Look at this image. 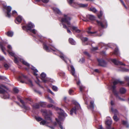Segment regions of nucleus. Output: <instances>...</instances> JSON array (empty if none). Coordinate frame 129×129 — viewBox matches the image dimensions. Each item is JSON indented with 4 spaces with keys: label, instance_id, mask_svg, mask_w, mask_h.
<instances>
[{
    "label": "nucleus",
    "instance_id": "42",
    "mask_svg": "<svg viewBox=\"0 0 129 129\" xmlns=\"http://www.w3.org/2000/svg\"><path fill=\"white\" fill-rule=\"evenodd\" d=\"M113 118L114 120L116 121H117L119 120L118 118L116 115H114V116Z\"/></svg>",
    "mask_w": 129,
    "mask_h": 129
},
{
    "label": "nucleus",
    "instance_id": "64",
    "mask_svg": "<svg viewBox=\"0 0 129 129\" xmlns=\"http://www.w3.org/2000/svg\"><path fill=\"white\" fill-rule=\"evenodd\" d=\"M94 72L98 73H100V71L98 69H95L94 70Z\"/></svg>",
    "mask_w": 129,
    "mask_h": 129
},
{
    "label": "nucleus",
    "instance_id": "44",
    "mask_svg": "<svg viewBox=\"0 0 129 129\" xmlns=\"http://www.w3.org/2000/svg\"><path fill=\"white\" fill-rule=\"evenodd\" d=\"M47 98L49 100V101L50 102L53 104H55L54 102L51 98L48 96L47 97Z\"/></svg>",
    "mask_w": 129,
    "mask_h": 129
},
{
    "label": "nucleus",
    "instance_id": "51",
    "mask_svg": "<svg viewBox=\"0 0 129 129\" xmlns=\"http://www.w3.org/2000/svg\"><path fill=\"white\" fill-rule=\"evenodd\" d=\"M84 53L85 55L88 56V57H91V55L87 52L85 51L84 52Z\"/></svg>",
    "mask_w": 129,
    "mask_h": 129
},
{
    "label": "nucleus",
    "instance_id": "26",
    "mask_svg": "<svg viewBox=\"0 0 129 129\" xmlns=\"http://www.w3.org/2000/svg\"><path fill=\"white\" fill-rule=\"evenodd\" d=\"M53 10L55 13L59 15L62 14V13L60 10L58 8L54 7L53 8Z\"/></svg>",
    "mask_w": 129,
    "mask_h": 129
},
{
    "label": "nucleus",
    "instance_id": "1",
    "mask_svg": "<svg viewBox=\"0 0 129 129\" xmlns=\"http://www.w3.org/2000/svg\"><path fill=\"white\" fill-rule=\"evenodd\" d=\"M35 37L36 38L35 40L37 41V39L41 42L43 43L44 49L47 52L53 51L54 53L56 55L60 54L59 57L66 63H67L68 61H69L71 63V61L67 58L61 52L57 50L54 47L53 45L51 43L52 41L51 40L46 41L45 38L40 35H37V33L36 34Z\"/></svg>",
    "mask_w": 129,
    "mask_h": 129
},
{
    "label": "nucleus",
    "instance_id": "14",
    "mask_svg": "<svg viewBox=\"0 0 129 129\" xmlns=\"http://www.w3.org/2000/svg\"><path fill=\"white\" fill-rule=\"evenodd\" d=\"M96 22L98 25L103 28H106L107 27L108 24L107 21L104 19H101L100 21L97 20Z\"/></svg>",
    "mask_w": 129,
    "mask_h": 129
},
{
    "label": "nucleus",
    "instance_id": "11",
    "mask_svg": "<svg viewBox=\"0 0 129 129\" xmlns=\"http://www.w3.org/2000/svg\"><path fill=\"white\" fill-rule=\"evenodd\" d=\"M92 27L90 26L88 27L86 32L88 34L90 35L93 36H102V34H100L99 31H100V30H99L98 31H91V30L92 28Z\"/></svg>",
    "mask_w": 129,
    "mask_h": 129
},
{
    "label": "nucleus",
    "instance_id": "48",
    "mask_svg": "<svg viewBox=\"0 0 129 129\" xmlns=\"http://www.w3.org/2000/svg\"><path fill=\"white\" fill-rule=\"evenodd\" d=\"M85 60V59L83 58H82L80 59V60L79 61V62L80 63H82L84 62Z\"/></svg>",
    "mask_w": 129,
    "mask_h": 129
},
{
    "label": "nucleus",
    "instance_id": "38",
    "mask_svg": "<svg viewBox=\"0 0 129 129\" xmlns=\"http://www.w3.org/2000/svg\"><path fill=\"white\" fill-rule=\"evenodd\" d=\"M40 106L42 107H45L46 105V103L45 102H41L39 103Z\"/></svg>",
    "mask_w": 129,
    "mask_h": 129
},
{
    "label": "nucleus",
    "instance_id": "17",
    "mask_svg": "<svg viewBox=\"0 0 129 129\" xmlns=\"http://www.w3.org/2000/svg\"><path fill=\"white\" fill-rule=\"evenodd\" d=\"M112 123V120L111 118L109 117H107L106 120V124L108 126L106 128L107 129H111V125Z\"/></svg>",
    "mask_w": 129,
    "mask_h": 129
},
{
    "label": "nucleus",
    "instance_id": "4",
    "mask_svg": "<svg viewBox=\"0 0 129 129\" xmlns=\"http://www.w3.org/2000/svg\"><path fill=\"white\" fill-rule=\"evenodd\" d=\"M58 111V113L59 115L58 119L56 118V119L57 122L59 125V126L61 129H64L62 125L61 121L64 119V118L67 116L66 114L65 113L64 111L62 109L57 108Z\"/></svg>",
    "mask_w": 129,
    "mask_h": 129
},
{
    "label": "nucleus",
    "instance_id": "45",
    "mask_svg": "<svg viewBox=\"0 0 129 129\" xmlns=\"http://www.w3.org/2000/svg\"><path fill=\"white\" fill-rule=\"evenodd\" d=\"M9 54L12 56H14L15 55L14 53L13 52V51H10L8 52Z\"/></svg>",
    "mask_w": 129,
    "mask_h": 129
},
{
    "label": "nucleus",
    "instance_id": "8",
    "mask_svg": "<svg viewBox=\"0 0 129 129\" xmlns=\"http://www.w3.org/2000/svg\"><path fill=\"white\" fill-rule=\"evenodd\" d=\"M34 27L35 25L34 24L30 22L28 23L26 26H23L22 27V28L24 30L26 29L29 30L34 34H35L37 33V31L35 29H31L32 28H34Z\"/></svg>",
    "mask_w": 129,
    "mask_h": 129
},
{
    "label": "nucleus",
    "instance_id": "50",
    "mask_svg": "<svg viewBox=\"0 0 129 129\" xmlns=\"http://www.w3.org/2000/svg\"><path fill=\"white\" fill-rule=\"evenodd\" d=\"M36 119L38 121H40L42 120V118L40 117H36Z\"/></svg>",
    "mask_w": 129,
    "mask_h": 129
},
{
    "label": "nucleus",
    "instance_id": "16",
    "mask_svg": "<svg viewBox=\"0 0 129 129\" xmlns=\"http://www.w3.org/2000/svg\"><path fill=\"white\" fill-rule=\"evenodd\" d=\"M41 78L42 81L45 83L47 82L49 80V78L46 77V74L44 72H43L41 74Z\"/></svg>",
    "mask_w": 129,
    "mask_h": 129
},
{
    "label": "nucleus",
    "instance_id": "59",
    "mask_svg": "<svg viewBox=\"0 0 129 129\" xmlns=\"http://www.w3.org/2000/svg\"><path fill=\"white\" fill-rule=\"evenodd\" d=\"M98 49V47H95L93 48L91 50L92 51H94L95 50H97Z\"/></svg>",
    "mask_w": 129,
    "mask_h": 129
},
{
    "label": "nucleus",
    "instance_id": "52",
    "mask_svg": "<svg viewBox=\"0 0 129 129\" xmlns=\"http://www.w3.org/2000/svg\"><path fill=\"white\" fill-rule=\"evenodd\" d=\"M59 74L60 76H64L65 75V73L62 71L60 72Z\"/></svg>",
    "mask_w": 129,
    "mask_h": 129
},
{
    "label": "nucleus",
    "instance_id": "49",
    "mask_svg": "<svg viewBox=\"0 0 129 129\" xmlns=\"http://www.w3.org/2000/svg\"><path fill=\"white\" fill-rule=\"evenodd\" d=\"M52 89H53L55 91H57V87L54 86H53L52 87Z\"/></svg>",
    "mask_w": 129,
    "mask_h": 129
},
{
    "label": "nucleus",
    "instance_id": "34",
    "mask_svg": "<svg viewBox=\"0 0 129 129\" xmlns=\"http://www.w3.org/2000/svg\"><path fill=\"white\" fill-rule=\"evenodd\" d=\"M113 53L116 55H119L120 54L118 49L117 47L115 48Z\"/></svg>",
    "mask_w": 129,
    "mask_h": 129
},
{
    "label": "nucleus",
    "instance_id": "20",
    "mask_svg": "<svg viewBox=\"0 0 129 129\" xmlns=\"http://www.w3.org/2000/svg\"><path fill=\"white\" fill-rule=\"evenodd\" d=\"M17 98L18 101H20L21 103L22 104V105L21 106V107L22 108H24L26 109H28L29 108L28 107L26 106L24 104V102L23 100L21 99V97L20 96H18L17 97Z\"/></svg>",
    "mask_w": 129,
    "mask_h": 129
},
{
    "label": "nucleus",
    "instance_id": "23",
    "mask_svg": "<svg viewBox=\"0 0 129 129\" xmlns=\"http://www.w3.org/2000/svg\"><path fill=\"white\" fill-rule=\"evenodd\" d=\"M113 93H114L116 98L117 99H118L119 100L121 101H125V100L122 98H121L118 95V93L117 91H115L114 89L113 90Z\"/></svg>",
    "mask_w": 129,
    "mask_h": 129
},
{
    "label": "nucleus",
    "instance_id": "43",
    "mask_svg": "<svg viewBox=\"0 0 129 129\" xmlns=\"http://www.w3.org/2000/svg\"><path fill=\"white\" fill-rule=\"evenodd\" d=\"M73 92L74 91L72 89H70L69 90V93L71 95L73 94Z\"/></svg>",
    "mask_w": 129,
    "mask_h": 129
},
{
    "label": "nucleus",
    "instance_id": "15",
    "mask_svg": "<svg viewBox=\"0 0 129 129\" xmlns=\"http://www.w3.org/2000/svg\"><path fill=\"white\" fill-rule=\"evenodd\" d=\"M118 83H120V84H122L124 83V82L122 81H121L119 80H115L113 82V85L112 86L111 89H112L113 92V90L114 89L115 91H116L115 88L116 86L115 85Z\"/></svg>",
    "mask_w": 129,
    "mask_h": 129
},
{
    "label": "nucleus",
    "instance_id": "22",
    "mask_svg": "<svg viewBox=\"0 0 129 129\" xmlns=\"http://www.w3.org/2000/svg\"><path fill=\"white\" fill-rule=\"evenodd\" d=\"M94 101H93L90 102V105L87 106V108L89 110L92 111H93L94 108Z\"/></svg>",
    "mask_w": 129,
    "mask_h": 129
},
{
    "label": "nucleus",
    "instance_id": "7",
    "mask_svg": "<svg viewBox=\"0 0 129 129\" xmlns=\"http://www.w3.org/2000/svg\"><path fill=\"white\" fill-rule=\"evenodd\" d=\"M4 89H7L6 87L5 86L3 85L0 86V93L1 94V96L4 99H8L9 97V95Z\"/></svg>",
    "mask_w": 129,
    "mask_h": 129
},
{
    "label": "nucleus",
    "instance_id": "29",
    "mask_svg": "<svg viewBox=\"0 0 129 129\" xmlns=\"http://www.w3.org/2000/svg\"><path fill=\"white\" fill-rule=\"evenodd\" d=\"M87 18H89L91 20H93L95 19V17L94 16L91 15H87L86 16Z\"/></svg>",
    "mask_w": 129,
    "mask_h": 129
},
{
    "label": "nucleus",
    "instance_id": "3",
    "mask_svg": "<svg viewBox=\"0 0 129 129\" xmlns=\"http://www.w3.org/2000/svg\"><path fill=\"white\" fill-rule=\"evenodd\" d=\"M64 17L62 18L61 20H59L61 23H67L68 27L72 28V31H75L77 33H79L81 32V30L78 29L77 27L72 25L70 22L72 19L71 17L65 14L64 15Z\"/></svg>",
    "mask_w": 129,
    "mask_h": 129
},
{
    "label": "nucleus",
    "instance_id": "35",
    "mask_svg": "<svg viewBox=\"0 0 129 129\" xmlns=\"http://www.w3.org/2000/svg\"><path fill=\"white\" fill-rule=\"evenodd\" d=\"M120 93L122 94L125 93L126 91V90L124 88H121L119 90Z\"/></svg>",
    "mask_w": 129,
    "mask_h": 129
},
{
    "label": "nucleus",
    "instance_id": "33",
    "mask_svg": "<svg viewBox=\"0 0 129 129\" xmlns=\"http://www.w3.org/2000/svg\"><path fill=\"white\" fill-rule=\"evenodd\" d=\"M88 10L89 11H92L94 13H95L97 11V10L95 7H92L90 8Z\"/></svg>",
    "mask_w": 129,
    "mask_h": 129
},
{
    "label": "nucleus",
    "instance_id": "46",
    "mask_svg": "<svg viewBox=\"0 0 129 129\" xmlns=\"http://www.w3.org/2000/svg\"><path fill=\"white\" fill-rule=\"evenodd\" d=\"M8 52L12 50V47L10 45H9L8 46Z\"/></svg>",
    "mask_w": 129,
    "mask_h": 129
},
{
    "label": "nucleus",
    "instance_id": "10",
    "mask_svg": "<svg viewBox=\"0 0 129 129\" xmlns=\"http://www.w3.org/2000/svg\"><path fill=\"white\" fill-rule=\"evenodd\" d=\"M69 3L75 8L78 7H87L88 6V4H84L81 3H75L73 2L74 0H67Z\"/></svg>",
    "mask_w": 129,
    "mask_h": 129
},
{
    "label": "nucleus",
    "instance_id": "37",
    "mask_svg": "<svg viewBox=\"0 0 129 129\" xmlns=\"http://www.w3.org/2000/svg\"><path fill=\"white\" fill-rule=\"evenodd\" d=\"M122 122L123 124L125 125L127 128H128L129 127V125L127 121L123 120Z\"/></svg>",
    "mask_w": 129,
    "mask_h": 129
},
{
    "label": "nucleus",
    "instance_id": "5",
    "mask_svg": "<svg viewBox=\"0 0 129 129\" xmlns=\"http://www.w3.org/2000/svg\"><path fill=\"white\" fill-rule=\"evenodd\" d=\"M70 67L71 69V73L72 75L74 76L75 79L76 81L77 85L79 86L80 91L82 92L85 91L86 88L81 84L78 78L75 75V69L73 66L72 65H71Z\"/></svg>",
    "mask_w": 129,
    "mask_h": 129
},
{
    "label": "nucleus",
    "instance_id": "63",
    "mask_svg": "<svg viewBox=\"0 0 129 129\" xmlns=\"http://www.w3.org/2000/svg\"><path fill=\"white\" fill-rule=\"evenodd\" d=\"M4 59V58L3 56L0 55V61Z\"/></svg>",
    "mask_w": 129,
    "mask_h": 129
},
{
    "label": "nucleus",
    "instance_id": "31",
    "mask_svg": "<svg viewBox=\"0 0 129 129\" xmlns=\"http://www.w3.org/2000/svg\"><path fill=\"white\" fill-rule=\"evenodd\" d=\"M83 98L85 101V103L87 104L88 101V99H89V98H88V97H87L85 95H83Z\"/></svg>",
    "mask_w": 129,
    "mask_h": 129
},
{
    "label": "nucleus",
    "instance_id": "24",
    "mask_svg": "<svg viewBox=\"0 0 129 129\" xmlns=\"http://www.w3.org/2000/svg\"><path fill=\"white\" fill-rule=\"evenodd\" d=\"M80 38L82 41L83 44V45H85L88 44L87 41L88 39L87 38L81 37Z\"/></svg>",
    "mask_w": 129,
    "mask_h": 129
},
{
    "label": "nucleus",
    "instance_id": "36",
    "mask_svg": "<svg viewBox=\"0 0 129 129\" xmlns=\"http://www.w3.org/2000/svg\"><path fill=\"white\" fill-rule=\"evenodd\" d=\"M40 106L39 103H36L33 105V107L34 109H37L39 108Z\"/></svg>",
    "mask_w": 129,
    "mask_h": 129
},
{
    "label": "nucleus",
    "instance_id": "41",
    "mask_svg": "<svg viewBox=\"0 0 129 129\" xmlns=\"http://www.w3.org/2000/svg\"><path fill=\"white\" fill-rule=\"evenodd\" d=\"M4 66L6 69H8L10 67V66L6 63H5L4 64Z\"/></svg>",
    "mask_w": 129,
    "mask_h": 129
},
{
    "label": "nucleus",
    "instance_id": "32",
    "mask_svg": "<svg viewBox=\"0 0 129 129\" xmlns=\"http://www.w3.org/2000/svg\"><path fill=\"white\" fill-rule=\"evenodd\" d=\"M5 34L7 35L8 37H12L13 35V33L11 31H9L5 33Z\"/></svg>",
    "mask_w": 129,
    "mask_h": 129
},
{
    "label": "nucleus",
    "instance_id": "18",
    "mask_svg": "<svg viewBox=\"0 0 129 129\" xmlns=\"http://www.w3.org/2000/svg\"><path fill=\"white\" fill-rule=\"evenodd\" d=\"M111 104L112 106V107L111 108V111L114 113V115H116L118 114V112L117 110L116 109H114L113 108V106H114V102L111 101Z\"/></svg>",
    "mask_w": 129,
    "mask_h": 129
},
{
    "label": "nucleus",
    "instance_id": "2",
    "mask_svg": "<svg viewBox=\"0 0 129 129\" xmlns=\"http://www.w3.org/2000/svg\"><path fill=\"white\" fill-rule=\"evenodd\" d=\"M41 112L43 113V115H45V117L46 121L43 120L40 122L41 125H45L48 126L49 124H54V125H56V122L53 123L50 116L52 115V112L50 111H47L46 110H42Z\"/></svg>",
    "mask_w": 129,
    "mask_h": 129
},
{
    "label": "nucleus",
    "instance_id": "61",
    "mask_svg": "<svg viewBox=\"0 0 129 129\" xmlns=\"http://www.w3.org/2000/svg\"><path fill=\"white\" fill-rule=\"evenodd\" d=\"M98 129H105L104 128H103L102 125H100L98 127Z\"/></svg>",
    "mask_w": 129,
    "mask_h": 129
},
{
    "label": "nucleus",
    "instance_id": "62",
    "mask_svg": "<svg viewBox=\"0 0 129 129\" xmlns=\"http://www.w3.org/2000/svg\"><path fill=\"white\" fill-rule=\"evenodd\" d=\"M48 92H49L52 95H54V93L52 92L50 89H48Z\"/></svg>",
    "mask_w": 129,
    "mask_h": 129
},
{
    "label": "nucleus",
    "instance_id": "13",
    "mask_svg": "<svg viewBox=\"0 0 129 129\" xmlns=\"http://www.w3.org/2000/svg\"><path fill=\"white\" fill-rule=\"evenodd\" d=\"M1 3L3 5L4 7L7 10L6 16L9 18L10 17H11L10 12L12 9L11 7L10 6H8L6 7V4L4 2H1L0 1V3Z\"/></svg>",
    "mask_w": 129,
    "mask_h": 129
},
{
    "label": "nucleus",
    "instance_id": "53",
    "mask_svg": "<svg viewBox=\"0 0 129 129\" xmlns=\"http://www.w3.org/2000/svg\"><path fill=\"white\" fill-rule=\"evenodd\" d=\"M34 91L36 93H38L39 94H41V93L40 91H38L36 89H34Z\"/></svg>",
    "mask_w": 129,
    "mask_h": 129
},
{
    "label": "nucleus",
    "instance_id": "28",
    "mask_svg": "<svg viewBox=\"0 0 129 129\" xmlns=\"http://www.w3.org/2000/svg\"><path fill=\"white\" fill-rule=\"evenodd\" d=\"M69 43L72 45H75L76 44V42L72 38H69Z\"/></svg>",
    "mask_w": 129,
    "mask_h": 129
},
{
    "label": "nucleus",
    "instance_id": "6",
    "mask_svg": "<svg viewBox=\"0 0 129 129\" xmlns=\"http://www.w3.org/2000/svg\"><path fill=\"white\" fill-rule=\"evenodd\" d=\"M18 79L20 82L22 83L28 84L31 86H33L32 81L28 79L26 76H24L22 74H21V75L19 76Z\"/></svg>",
    "mask_w": 129,
    "mask_h": 129
},
{
    "label": "nucleus",
    "instance_id": "9",
    "mask_svg": "<svg viewBox=\"0 0 129 129\" xmlns=\"http://www.w3.org/2000/svg\"><path fill=\"white\" fill-rule=\"evenodd\" d=\"M73 103L75 106L70 110V114L71 115H72L74 113L76 114L78 110L81 109L80 105L78 103L75 101H73Z\"/></svg>",
    "mask_w": 129,
    "mask_h": 129
},
{
    "label": "nucleus",
    "instance_id": "21",
    "mask_svg": "<svg viewBox=\"0 0 129 129\" xmlns=\"http://www.w3.org/2000/svg\"><path fill=\"white\" fill-rule=\"evenodd\" d=\"M112 61L114 63V64L116 65H121L125 66V64L123 63L122 62H120L118 60H117L115 59H112Z\"/></svg>",
    "mask_w": 129,
    "mask_h": 129
},
{
    "label": "nucleus",
    "instance_id": "19",
    "mask_svg": "<svg viewBox=\"0 0 129 129\" xmlns=\"http://www.w3.org/2000/svg\"><path fill=\"white\" fill-rule=\"evenodd\" d=\"M98 61L99 66L105 67L107 65V63L103 59H98Z\"/></svg>",
    "mask_w": 129,
    "mask_h": 129
},
{
    "label": "nucleus",
    "instance_id": "40",
    "mask_svg": "<svg viewBox=\"0 0 129 129\" xmlns=\"http://www.w3.org/2000/svg\"><path fill=\"white\" fill-rule=\"evenodd\" d=\"M36 2H39L41 1L45 3H48L49 1V0H35Z\"/></svg>",
    "mask_w": 129,
    "mask_h": 129
},
{
    "label": "nucleus",
    "instance_id": "60",
    "mask_svg": "<svg viewBox=\"0 0 129 129\" xmlns=\"http://www.w3.org/2000/svg\"><path fill=\"white\" fill-rule=\"evenodd\" d=\"M14 61L16 63H17L18 62L17 59L15 57H14Z\"/></svg>",
    "mask_w": 129,
    "mask_h": 129
},
{
    "label": "nucleus",
    "instance_id": "12",
    "mask_svg": "<svg viewBox=\"0 0 129 129\" xmlns=\"http://www.w3.org/2000/svg\"><path fill=\"white\" fill-rule=\"evenodd\" d=\"M20 61L21 62H22L23 64L29 67V68H30L32 70H33L34 72V75H35L36 76L37 75V74L36 73L38 72V71L36 69L35 67H34L33 66H31V67H30V66L29 64L23 59H21L20 60Z\"/></svg>",
    "mask_w": 129,
    "mask_h": 129
},
{
    "label": "nucleus",
    "instance_id": "56",
    "mask_svg": "<svg viewBox=\"0 0 129 129\" xmlns=\"http://www.w3.org/2000/svg\"><path fill=\"white\" fill-rule=\"evenodd\" d=\"M125 80L127 82H129V77L128 76H125L124 77Z\"/></svg>",
    "mask_w": 129,
    "mask_h": 129
},
{
    "label": "nucleus",
    "instance_id": "25",
    "mask_svg": "<svg viewBox=\"0 0 129 129\" xmlns=\"http://www.w3.org/2000/svg\"><path fill=\"white\" fill-rule=\"evenodd\" d=\"M22 20V17L19 15L16 18V20H15V22L16 23L19 24L21 22Z\"/></svg>",
    "mask_w": 129,
    "mask_h": 129
},
{
    "label": "nucleus",
    "instance_id": "30",
    "mask_svg": "<svg viewBox=\"0 0 129 129\" xmlns=\"http://www.w3.org/2000/svg\"><path fill=\"white\" fill-rule=\"evenodd\" d=\"M61 24L63 25V28H66L67 30V31L68 33L71 35L72 34V32L70 30H69L67 27V26L65 24H64L63 23H61Z\"/></svg>",
    "mask_w": 129,
    "mask_h": 129
},
{
    "label": "nucleus",
    "instance_id": "54",
    "mask_svg": "<svg viewBox=\"0 0 129 129\" xmlns=\"http://www.w3.org/2000/svg\"><path fill=\"white\" fill-rule=\"evenodd\" d=\"M40 80L39 79H37V81H36V83H37V84H38V85L40 86V87H41L43 88V87L41 86L40 85V84H39V83L40 82Z\"/></svg>",
    "mask_w": 129,
    "mask_h": 129
},
{
    "label": "nucleus",
    "instance_id": "57",
    "mask_svg": "<svg viewBox=\"0 0 129 129\" xmlns=\"http://www.w3.org/2000/svg\"><path fill=\"white\" fill-rule=\"evenodd\" d=\"M12 14L13 15H17V12L15 10H13L12 12Z\"/></svg>",
    "mask_w": 129,
    "mask_h": 129
},
{
    "label": "nucleus",
    "instance_id": "58",
    "mask_svg": "<svg viewBox=\"0 0 129 129\" xmlns=\"http://www.w3.org/2000/svg\"><path fill=\"white\" fill-rule=\"evenodd\" d=\"M121 2L122 4L123 5V6L125 7L127 9V8L124 4V3L123 2V1L122 0H119Z\"/></svg>",
    "mask_w": 129,
    "mask_h": 129
},
{
    "label": "nucleus",
    "instance_id": "39",
    "mask_svg": "<svg viewBox=\"0 0 129 129\" xmlns=\"http://www.w3.org/2000/svg\"><path fill=\"white\" fill-rule=\"evenodd\" d=\"M13 92L14 93H17L19 91L18 89L16 87L14 88L13 89Z\"/></svg>",
    "mask_w": 129,
    "mask_h": 129
},
{
    "label": "nucleus",
    "instance_id": "27",
    "mask_svg": "<svg viewBox=\"0 0 129 129\" xmlns=\"http://www.w3.org/2000/svg\"><path fill=\"white\" fill-rule=\"evenodd\" d=\"M0 47L1 49L3 52H4V54L5 55L6 54V53L5 52V51L6 50V48L3 45V43H0Z\"/></svg>",
    "mask_w": 129,
    "mask_h": 129
},
{
    "label": "nucleus",
    "instance_id": "55",
    "mask_svg": "<svg viewBox=\"0 0 129 129\" xmlns=\"http://www.w3.org/2000/svg\"><path fill=\"white\" fill-rule=\"evenodd\" d=\"M47 107L48 108H53L54 107V106L52 104H49L47 105Z\"/></svg>",
    "mask_w": 129,
    "mask_h": 129
},
{
    "label": "nucleus",
    "instance_id": "47",
    "mask_svg": "<svg viewBox=\"0 0 129 129\" xmlns=\"http://www.w3.org/2000/svg\"><path fill=\"white\" fill-rule=\"evenodd\" d=\"M103 14V12L101 11H100V14L98 15V18L100 19L101 18V17L102 16Z\"/></svg>",
    "mask_w": 129,
    "mask_h": 129
}]
</instances>
